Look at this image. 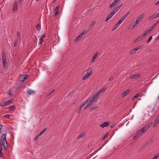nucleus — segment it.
<instances>
[{"label": "nucleus", "instance_id": "obj_1", "mask_svg": "<svg viewBox=\"0 0 159 159\" xmlns=\"http://www.w3.org/2000/svg\"><path fill=\"white\" fill-rule=\"evenodd\" d=\"M152 122H150L145 126H144L142 128L139 130L136 133L135 135L133 137L134 140H136L141 135L145 133L149 128L150 126L152 125Z\"/></svg>", "mask_w": 159, "mask_h": 159}, {"label": "nucleus", "instance_id": "obj_2", "mask_svg": "<svg viewBox=\"0 0 159 159\" xmlns=\"http://www.w3.org/2000/svg\"><path fill=\"white\" fill-rule=\"evenodd\" d=\"M141 75L140 74H134L130 75L129 77L130 79H134L140 77Z\"/></svg>", "mask_w": 159, "mask_h": 159}, {"label": "nucleus", "instance_id": "obj_3", "mask_svg": "<svg viewBox=\"0 0 159 159\" xmlns=\"http://www.w3.org/2000/svg\"><path fill=\"white\" fill-rule=\"evenodd\" d=\"M86 101H87V103L88 102L87 105V106H91L94 105L93 102L94 101L91 99V98H88Z\"/></svg>", "mask_w": 159, "mask_h": 159}, {"label": "nucleus", "instance_id": "obj_4", "mask_svg": "<svg viewBox=\"0 0 159 159\" xmlns=\"http://www.w3.org/2000/svg\"><path fill=\"white\" fill-rule=\"evenodd\" d=\"M28 76V75H21L19 77V80L20 81L22 82L25 80Z\"/></svg>", "mask_w": 159, "mask_h": 159}, {"label": "nucleus", "instance_id": "obj_5", "mask_svg": "<svg viewBox=\"0 0 159 159\" xmlns=\"http://www.w3.org/2000/svg\"><path fill=\"white\" fill-rule=\"evenodd\" d=\"M12 102V101L11 100H8L7 102H5L3 104H0V106L1 107H5L8 105L11 104Z\"/></svg>", "mask_w": 159, "mask_h": 159}, {"label": "nucleus", "instance_id": "obj_6", "mask_svg": "<svg viewBox=\"0 0 159 159\" xmlns=\"http://www.w3.org/2000/svg\"><path fill=\"white\" fill-rule=\"evenodd\" d=\"M109 122H106L103 123L102 124L99 125V126L102 128L108 126L109 125Z\"/></svg>", "mask_w": 159, "mask_h": 159}, {"label": "nucleus", "instance_id": "obj_7", "mask_svg": "<svg viewBox=\"0 0 159 159\" xmlns=\"http://www.w3.org/2000/svg\"><path fill=\"white\" fill-rule=\"evenodd\" d=\"M17 10V3L16 1H15L13 5V8L12 11L14 12H15Z\"/></svg>", "mask_w": 159, "mask_h": 159}, {"label": "nucleus", "instance_id": "obj_8", "mask_svg": "<svg viewBox=\"0 0 159 159\" xmlns=\"http://www.w3.org/2000/svg\"><path fill=\"white\" fill-rule=\"evenodd\" d=\"M159 122V115L157 117L156 119L154 121V124L153 125L154 127H156L158 125Z\"/></svg>", "mask_w": 159, "mask_h": 159}, {"label": "nucleus", "instance_id": "obj_9", "mask_svg": "<svg viewBox=\"0 0 159 159\" xmlns=\"http://www.w3.org/2000/svg\"><path fill=\"white\" fill-rule=\"evenodd\" d=\"M144 16V14H142L139 15V16L138 17L137 20H136L138 23H139L140 21L142 20V19Z\"/></svg>", "mask_w": 159, "mask_h": 159}, {"label": "nucleus", "instance_id": "obj_10", "mask_svg": "<svg viewBox=\"0 0 159 159\" xmlns=\"http://www.w3.org/2000/svg\"><path fill=\"white\" fill-rule=\"evenodd\" d=\"M138 23L135 21L129 27L128 29H133L138 24Z\"/></svg>", "mask_w": 159, "mask_h": 159}, {"label": "nucleus", "instance_id": "obj_11", "mask_svg": "<svg viewBox=\"0 0 159 159\" xmlns=\"http://www.w3.org/2000/svg\"><path fill=\"white\" fill-rule=\"evenodd\" d=\"M7 132L6 133H4L1 137V143H4L6 142L7 143V141L6 140V136Z\"/></svg>", "mask_w": 159, "mask_h": 159}, {"label": "nucleus", "instance_id": "obj_12", "mask_svg": "<svg viewBox=\"0 0 159 159\" xmlns=\"http://www.w3.org/2000/svg\"><path fill=\"white\" fill-rule=\"evenodd\" d=\"M92 70L91 69H89L87 72L85 74V76H86L87 77H89L92 74Z\"/></svg>", "mask_w": 159, "mask_h": 159}, {"label": "nucleus", "instance_id": "obj_13", "mask_svg": "<svg viewBox=\"0 0 159 159\" xmlns=\"http://www.w3.org/2000/svg\"><path fill=\"white\" fill-rule=\"evenodd\" d=\"M130 92V90L129 89H127L126 91H124L121 94V97H125L128 93Z\"/></svg>", "mask_w": 159, "mask_h": 159}, {"label": "nucleus", "instance_id": "obj_14", "mask_svg": "<svg viewBox=\"0 0 159 159\" xmlns=\"http://www.w3.org/2000/svg\"><path fill=\"white\" fill-rule=\"evenodd\" d=\"M116 0H114L113 2L110 5L109 7L110 8H111L112 7H114L116 5L117 3L118 2Z\"/></svg>", "mask_w": 159, "mask_h": 159}, {"label": "nucleus", "instance_id": "obj_15", "mask_svg": "<svg viewBox=\"0 0 159 159\" xmlns=\"http://www.w3.org/2000/svg\"><path fill=\"white\" fill-rule=\"evenodd\" d=\"M157 17H158V16L157 15V13H154L149 17V18L148 19V20H150L151 19H153Z\"/></svg>", "mask_w": 159, "mask_h": 159}, {"label": "nucleus", "instance_id": "obj_16", "mask_svg": "<svg viewBox=\"0 0 159 159\" xmlns=\"http://www.w3.org/2000/svg\"><path fill=\"white\" fill-rule=\"evenodd\" d=\"M27 93L30 95H32L34 94L35 93V91L32 90H29L27 91Z\"/></svg>", "mask_w": 159, "mask_h": 159}, {"label": "nucleus", "instance_id": "obj_17", "mask_svg": "<svg viewBox=\"0 0 159 159\" xmlns=\"http://www.w3.org/2000/svg\"><path fill=\"white\" fill-rule=\"evenodd\" d=\"M96 95V94H94L92 98H91V99L94 101V102L96 101L98 98L97 97L98 96Z\"/></svg>", "mask_w": 159, "mask_h": 159}, {"label": "nucleus", "instance_id": "obj_18", "mask_svg": "<svg viewBox=\"0 0 159 159\" xmlns=\"http://www.w3.org/2000/svg\"><path fill=\"white\" fill-rule=\"evenodd\" d=\"M2 61H3L4 60H6V55L4 52H3L2 53Z\"/></svg>", "mask_w": 159, "mask_h": 159}, {"label": "nucleus", "instance_id": "obj_19", "mask_svg": "<svg viewBox=\"0 0 159 159\" xmlns=\"http://www.w3.org/2000/svg\"><path fill=\"white\" fill-rule=\"evenodd\" d=\"M98 52H97L95 54L93 55L92 59V62H93L94 61V60L95 59H96L98 55Z\"/></svg>", "mask_w": 159, "mask_h": 159}, {"label": "nucleus", "instance_id": "obj_20", "mask_svg": "<svg viewBox=\"0 0 159 159\" xmlns=\"http://www.w3.org/2000/svg\"><path fill=\"white\" fill-rule=\"evenodd\" d=\"M1 143L2 144V145H3L5 149V150H7L8 149V145L7 144V143H6V144H5V142Z\"/></svg>", "mask_w": 159, "mask_h": 159}, {"label": "nucleus", "instance_id": "obj_21", "mask_svg": "<svg viewBox=\"0 0 159 159\" xmlns=\"http://www.w3.org/2000/svg\"><path fill=\"white\" fill-rule=\"evenodd\" d=\"M119 10L118 8L116 7L114 8L111 12L113 13V14L114 15Z\"/></svg>", "mask_w": 159, "mask_h": 159}, {"label": "nucleus", "instance_id": "obj_22", "mask_svg": "<svg viewBox=\"0 0 159 159\" xmlns=\"http://www.w3.org/2000/svg\"><path fill=\"white\" fill-rule=\"evenodd\" d=\"M87 103V101H85L80 105L79 107L82 109V108L84 106V105H85Z\"/></svg>", "mask_w": 159, "mask_h": 159}, {"label": "nucleus", "instance_id": "obj_23", "mask_svg": "<svg viewBox=\"0 0 159 159\" xmlns=\"http://www.w3.org/2000/svg\"><path fill=\"white\" fill-rule=\"evenodd\" d=\"M16 107L15 106H12L9 107V109L11 111H13L15 109Z\"/></svg>", "mask_w": 159, "mask_h": 159}, {"label": "nucleus", "instance_id": "obj_24", "mask_svg": "<svg viewBox=\"0 0 159 159\" xmlns=\"http://www.w3.org/2000/svg\"><path fill=\"white\" fill-rule=\"evenodd\" d=\"M47 129V128H44L42 130L41 132L39 134V136H41L42 134L45 132L46 131Z\"/></svg>", "mask_w": 159, "mask_h": 159}, {"label": "nucleus", "instance_id": "obj_25", "mask_svg": "<svg viewBox=\"0 0 159 159\" xmlns=\"http://www.w3.org/2000/svg\"><path fill=\"white\" fill-rule=\"evenodd\" d=\"M120 24L118 23V22L116 23L114 26L112 30V31H113L114 30L116 29L119 25Z\"/></svg>", "mask_w": 159, "mask_h": 159}, {"label": "nucleus", "instance_id": "obj_26", "mask_svg": "<svg viewBox=\"0 0 159 159\" xmlns=\"http://www.w3.org/2000/svg\"><path fill=\"white\" fill-rule=\"evenodd\" d=\"M38 37L39 38V45H40L42 44L43 43V40L42 38H41L40 36H39Z\"/></svg>", "mask_w": 159, "mask_h": 159}, {"label": "nucleus", "instance_id": "obj_27", "mask_svg": "<svg viewBox=\"0 0 159 159\" xmlns=\"http://www.w3.org/2000/svg\"><path fill=\"white\" fill-rule=\"evenodd\" d=\"M139 95V93H136L134 96L132 97V100H134L135 98H137Z\"/></svg>", "mask_w": 159, "mask_h": 159}, {"label": "nucleus", "instance_id": "obj_28", "mask_svg": "<svg viewBox=\"0 0 159 159\" xmlns=\"http://www.w3.org/2000/svg\"><path fill=\"white\" fill-rule=\"evenodd\" d=\"M109 133H107L103 137L102 139L103 140H104L108 136Z\"/></svg>", "mask_w": 159, "mask_h": 159}, {"label": "nucleus", "instance_id": "obj_29", "mask_svg": "<svg viewBox=\"0 0 159 159\" xmlns=\"http://www.w3.org/2000/svg\"><path fill=\"white\" fill-rule=\"evenodd\" d=\"M99 107L98 106H96L93 107L90 109V110L91 111L93 110L96 109L98 108Z\"/></svg>", "mask_w": 159, "mask_h": 159}, {"label": "nucleus", "instance_id": "obj_30", "mask_svg": "<svg viewBox=\"0 0 159 159\" xmlns=\"http://www.w3.org/2000/svg\"><path fill=\"white\" fill-rule=\"evenodd\" d=\"M87 33V32L86 30L84 31L82 33H81L80 34V36H81V37H82L83 36L86 34Z\"/></svg>", "mask_w": 159, "mask_h": 159}, {"label": "nucleus", "instance_id": "obj_31", "mask_svg": "<svg viewBox=\"0 0 159 159\" xmlns=\"http://www.w3.org/2000/svg\"><path fill=\"white\" fill-rule=\"evenodd\" d=\"M82 38L81 37V36H80V35L76 38L75 39V40L76 41H78L80 40L81 38Z\"/></svg>", "mask_w": 159, "mask_h": 159}, {"label": "nucleus", "instance_id": "obj_32", "mask_svg": "<svg viewBox=\"0 0 159 159\" xmlns=\"http://www.w3.org/2000/svg\"><path fill=\"white\" fill-rule=\"evenodd\" d=\"M82 38L81 37V36H80V35L76 38L75 39V40L76 41H78L80 40L81 38Z\"/></svg>", "mask_w": 159, "mask_h": 159}, {"label": "nucleus", "instance_id": "obj_33", "mask_svg": "<svg viewBox=\"0 0 159 159\" xmlns=\"http://www.w3.org/2000/svg\"><path fill=\"white\" fill-rule=\"evenodd\" d=\"M55 90H53L52 91H51L50 93H48V94L47 95V96H48L52 94V96L53 95V94L52 93L53 92L55 91Z\"/></svg>", "mask_w": 159, "mask_h": 159}, {"label": "nucleus", "instance_id": "obj_34", "mask_svg": "<svg viewBox=\"0 0 159 159\" xmlns=\"http://www.w3.org/2000/svg\"><path fill=\"white\" fill-rule=\"evenodd\" d=\"M36 29L37 30H39L40 29V26L39 24L37 25L36 26Z\"/></svg>", "mask_w": 159, "mask_h": 159}, {"label": "nucleus", "instance_id": "obj_35", "mask_svg": "<svg viewBox=\"0 0 159 159\" xmlns=\"http://www.w3.org/2000/svg\"><path fill=\"white\" fill-rule=\"evenodd\" d=\"M84 135V134H83V133L81 134L78 136V139H79L80 138L83 137Z\"/></svg>", "mask_w": 159, "mask_h": 159}, {"label": "nucleus", "instance_id": "obj_36", "mask_svg": "<svg viewBox=\"0 0 159 159\" xmlns=\"http://www.w3.org/2000/svg\"><path fill=\"white\" fill-rule=\"evenodd\" d=\"M129 14V12H127L122 17L124 19L126 17L128 16Z\"/></svg>", "mask_w": 159, "mask_h": 159}, {"label": "nucleus", "instance_id": "obj_37", "mask_svg": "<svg viewBox=\"0 0 159 159\" xmlns=\"http://www.w3.org/2000/svg\"><path fill=\"white\" fill-rule=\"evenodd\" d=\"M125 19L122 17L121 18L120 20L118 21V23L121 24V22H122Z\"/></svg>", "mask_w": 159, "mask_h": 159}, {"label": "nucleus", "instance_id": "obj_38", "mask_svg": "<svg viewBox=\"0 0 159 159\" xmlns=\"http://www.w3.org/2000/svg\"><path fill=\"white\" fill-rule=\"evenodd\" d=\"M59 8V6L58 5L57 6L56 8L54 9V11H59L58 10V9Z\"/></svg>", "mask_w": 159, "mask_h": 159}, {"label": "nucleus", "instance_id": "obj_39", "mask_svg": "<svg viewBox=\"0 0 159 159\" xmlns=\"http://www.w3.org/2000/svg\"><path fill=\"white\" fill-rule=\"evenodd\" d=\"M111 18V17H110L108 15L107 16L106 20H105V22H107L108 20L110 19Z\"/></svg>", "mask_w": 159, "mask_h": 159}, {"label": "nucleus", "instance_id": "obj_40", "mask_svg": "<svg viewBox=\"0 0 159 159\" xmlns=\"http://www.w3.org/2000/svg\"><path fill=\"white\" fill-rule=\"evenodd\" d=\"M55 12L54 13V16H57L59 13V11H55Z\"/></svg>", "mask_w": 159, "mask_h": 159}, {"label": "nucleus", "instance_id": "obj_41", "mask_svg": "<svg viewBox=\"0 0 159 159\" xmlns=\"http://www.w3.org/2000/svg\"><path fill=\"white\" fill-rule=\"evenodd\" d=\"M102 93L101 91H100V90H98V92H97L95 94H96V95H97L98 96L100 94H101Z\"/></svg>", "mask_w": 159, "mask_h": 159}, {"label": "nucleus", "instance_id": "obj_42", "mask_svg": "<svg viewBox=\"0 0 159 159\" xmlns=\"http://www.w3.org/2000/svg\"><path fill=\"white\" fill-rule=\"evenodd\" d=\"M156 25L154 24L153 25H152V26H151L150 29L152 30L153 28L155 27Z\"/></svg>", "mask_w": 159, "mask_h": 159}, {"label": "nucleus", "instance_id": "obj_43", "mask_svg": "<svg viewBox=\"0 0 159 159\" xmlns=\"http://www.w3.org/2000/svg\"><path fill=\"white\" fill-rule=\"evenodd\" d=\"M1 148H0V156L2 157V147H1Z\"/></svg>", "mask_w": 159, "mask_h": 159}, {"label": "nucleus", "instance_id": "obj_44", "mask_svg": "<svg viewBox=\"0 0 159 159\" xmlns=\"http://www.w3.org/2000/svg\"><path fill=\"white\" fill-rule=\"evenodd\" d=\"M135 51L134 50V49H133L130 52L129 54H134L135 53Z\"/></svg>", "mask_w": 159, "mask_h": 159}, {"label": "nucleus", "instance_id": "obj_45", "mask_svg": "<svg viewBox=\"0 0 159 159\" xmlns=\"http://www.w3.org/2000/svg\"><path fill=\"white\" fill-rule=\"evenodd\" d=\"M148 33L147 32V31H145L144 33L142 34V36L143 37H144Z\"/></svg>", "mask_w": 159, "mask_h": 159}, {"label": "nucleus", "instance_id": "obj_46", "mask_svg": "<svg viewBox=\"0 0 159 159\" xmlns=\"http://www.w3.org/2000/svg\"><path fill=\"white\" fill-rule=\"evenodd\" d=\"M152 39V36H150L148 39V41H147V42L148 43L151 40V39Z\"/></svg>", "mask_w": 159, "mask_h": 159}, {"label": "nucleus", "instance_id": "obj_47", "mask_svg": "<svg viewBox=\"0 0 159 159\" xmlns=\"http://www.w3.org/2000/svg\"><path fill=\"white\" fill-rule=\"evenodd\" d=\"M10 116V115L8 114H6L4 115V117L7 118H8Z\"/></svg>", "mask_w": 159, "mask_h": 159}, {"label": "nucleus", "instance_id": "obj_48", "mask_svg": "<svg viewBox=\"0 0 159 159\" xmlns=\"http://www.w3.org/2000/svg\"><path fill=\"white\" fill-rule=\"evenodd\" d=\"M143 37L142 35L139 36L138 38H137V39L139 40L140 39H143Z\"/></svg>", "mask_w": 159, "mask_h": 159}, {"label": "nucleus", "instance_id": "obj_49", "mask_svg": "<svg viewBox=\"0 0 159 159\" xmlns=\"http://www.w3.org/2000/svg\"><path fill=\"white\" fill-rule=\"evenodd\" d=\"M7 63H6V64H5V66H4L3 65V67L4 69H6L7 67Z\"/></svg>", "mask_w": 159, "mask_h": 159}, {"label": "nucleus", "instance_id": "obj_50", "mask_svg": "<svg viewBox=\"0 0 159 159\" xmlns=\"http://www.w3.org/2000/svg\"><path fill=\"white\" fill-rule=\"evenodd\" d=\"M113 77L112 76H111L109 78L108 80L109 81H111L113 80Z\"/></svg>", "mask_w": 159, "mask_h": 159}, {"label": "nucleus", "instance_id": "obj_51", "mask_svg": "<svg viewBox=\"0 0 159 159\" xmlns=\"http://www.w3.org/2000/svg\"><path fill=\"white\" fill-rule=\"evenodd\" d=\"M81 109H81V108H80V107H79V109H78V111H77V112L78 114H79V113H80V111H81Z\"/></svg>", "mask_w": 159, "mask_h": 159}, {"label": "nucleus", "instance_id": "obj_52", "mask_svg": "<svg viewBox=\"0 0 159 159\" xmlns=\"http://www.w3.org/2000/svg\"><path fill=\"white\" fill-rule=\"evenodd\" d=\"M114 15L113 14V13L111 12L108 15V16L111 18Z\"/></svg>", "mask_w": 159, "mask_h": 159}, {"label": "nucleus", "instance_id": "obj_53", "mask_svg": "<svg viewBox=\"0 0 159 159\" xmlns=\"http://www.w3.org/2000/svg\"><path fill=\"white\" fill-rule=\"evenodd\" d=\"M100 90V91H101V92L102 93L103 92H104L105 90V89L104 88H102V89H101Z\"/></svg>", "mask_w": 159, "mask_h": 159}, {"label": "nucleus", "instance_id": "obj_54", "mask_svg": "<svg viewBox=\"0 0 159 159\" xmlns=\"http://www.w3.org/2000/svg\"><path fill=\"white\" fill-rule=\"evenodd\" d=\"M123 4L122 3L121 4H120V5H119V6H118L117 7L118 8V9L119 10L120 8H121V7L122 6V5Z\"/></svg>", "mask_w": 159, "mask_h": 159}, {"label": "nucleus", "instance_id": "obj_55", "mask_svg": "<svg viewBox=\"0 0 159 159\" xmlns=\"http://www.w3.org/2000/svg\"><path fill=\"white\" fill-rule=\"evenodd\" d=\"M95 22L94 21H93L92 23L91 24L90 26L91 27H92L93 25H94L95 24Z\"/></svg>", "mask_w": 159, "mask_h": 159}, {"label": "nucleus", "instance_id": "obj_56", "mask_svg": "<svg viewBox=\"0 0 159 159\" xmlns=\"http://www.w3.org/2000/svg\"><path fill=\"white\" fill-rule=\"evenodd\" d=\"M88 77H86V76H85V75H84V76L82 78V80H84L85 79H86L87 78H88Z\"/></svg>", "mask_w": 159, "mask_h": 159}, {"label": "nucleus", "instance_id": "obj_57", "mask_svg": "<svg viewBox=\"0 0 159 159\" xmlns=\"http://www.w3.org/2000/svg\"><path fill=\"white\" fill-rule=\"evenodd\" d=\"M152 30L150 29H148V30L147 31H147V32L148 34V33H149L150 32V31H151Z\"/></svg>", "mask_w": 159, "mask_h": 159}, {"label": "nucleus", "instance_id": "obj_58", "mask_svg": "<svg viewBox=\"0 0 159 159\" xmlns=\"http://www.w3.org/2000/svg\"><path fill=\"white\" fill-rule=\"evenodd\" d=\"M3 62V64L4 66H5V64H6L7 63L6 62V60H4L3 61H2Z\"/></svg>", "mask_w": 159, "mask_h": 159}, {"label": "nucleus", "instance_id": "obj_59", "mask_svg": "<svg viewBox=\"0 0 159 159\" xmlns=\"http://www.w3.org/2000/svg\"><path fill=\"white\" fill-rule=\"evenodd\" d=\"M115 126V125L114 124H112V125H111L110 127L111 128H113Z\"/></svg>", "mask_w": 159, "mask_h": 159}, {"label": "nucleus", "instance_id": "obj_60", "mask_svg": "<svg viewBox=\"0 0 159 159\" xmlns=\"http://www.w3.org/2000/svg\"><path fill=\"white\" fill-rule=\"evenodd\" d=\"M42 39H43L46 37V35L44 34H43L42 36L40 37Z\"/></svg>", "mask_w": 159, "mask_h": 159}, {"label": "nucleus", "instance_id": "obj_61", "mask_svg": "<svg viewBox=\"0 0 159 159\" xmlns=\"http://www.w3.org/2000/svg\"><path fill=\"white\" fill-rule=\"evenodd\" d=\"M39 135L37 136L34 138V140H36L37 139H38V137H39Z\"/></svg>", "mask_w": 159, "mask_h": 159}, {"label": "nucleus", "instance_id": "obj_62", "mask_svg": "<svg viewBox=\"0 0 159 159\" xmlns=\"http://www.w3.org/2000/svg\"><path fill=\"white\" fill-rule=\"evenodd\" d=\"M155 5H159V1L156 2L155 3Z\"/></svg>", "mask_w": 159, "mask_h": 159}, {"label": "nucleus", "instance_id": "obj_63", "mask_svg": "<svg viewBox=\"0 0 159 159\" xmlns=\"http://www.w3.org/2000/svg\"><path fill=\"white\" fill-rule=\"evenodd\" d=\"M158 23H159V20L157 21L154 24L156 26Z\"/></svg>", "mask_w": 159, "mask_h": 159}, {"label": "nucleus", "instance_id": "obj_64", "mask_svg": "<svg viewBox=\"0 0 159 159\" xmlns=\"http://www.w3.org/2000/svg\"><path fill=\"white\" fill-rule=\"evenodd\" d=\"M23 0H19L18 2L19 4H21Z\"/></svg>", "mask_w": 159, "mask_h": 159}]
</instances>
